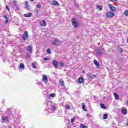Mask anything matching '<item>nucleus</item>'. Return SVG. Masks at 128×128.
Returning a JSON list of instances; mask_svg holds the SVG:
<instances>
[{"label": "nucleus", "instance_id": "f257e3e1", "mask_svg": "<svg viewBox=\"0 0 128 128\" xmlns=\"http://www.w3.org/2000/svg\"><path fill=\"white\" fill-rule=\"evenodd\" d=\"M72 23L74 28H78V22L76 18H72Z\"/></svg>", "mask_w": 128, "mask_h": 128}, {"label": "nucleus", "instance_id": "f03ea898", "mask_svg": "<svg viewBox=\"0 0 128 128\" xmlns=\"http://www.w3.org/2000/svg\"><path fill=\"white\" fill-rule=\"evenodd\" d=\"M52 46H58L60 44V40L58 38H54L52 40Z\"/></svg>", "mask_w": 128, "mask_h": 128}, {"label": "nucleus", "instance_id": "7ed1b4c3", "mask_svg": "<svg viewBox=\"0 0 128 128\" xmlns=\"http://www.w3.org/2000/svg\"><path fill=\"white\" fill-rule=\"evenodd\" d=\"M22 38L23 40H26V38H28V32L25 31L24 32V34L22 36Z\"/></svg>", "mask_w": 128, "mask_h": 128}, {"label": "nucleus", "instance_id": "20e7f679", "mask_svg": "<svg viewBox=\"0 0 128 128\" xmlns=\"http://www.w3.org/2000/svg\"><path fill=\"white\" fill-rule=\"evenodd\" d=\"M26 48V50L29 52V54H32V46L29 45Z\"/></svg>", "mask_w": 128, "mask_h": 128}, {"label": "nucleus", "instance_id": "39448f33", "mask_svg": "<svg viewBox=\"0 0 128 128\" xmlns=\"http://www.w3.org/2000/svg\"><path fill=\"white\" fill-rule=\"evenodd\" d=\"M2 122H8V116H4L2 117Z\"/></svg>", "mask_w": 128, "mask_h": 128}, {"label": "nucleus", "instance_id": "423d86ee", "mask_svg": "<svg viewBox=\"0 0 128 128\" xmlns=\"http://www.w3.org/2000/svg\"><path fill=\"white\" fill-rule=\"evenodd\" d=\"M48 76H46V74H43L42 79V82H44V84H48Z\"/></svg>", "mask_w": 128, "mask_h": 128}, {"label": "nucleus", "instance_id": "0eeeda50", "mask_svg": "<svg viewBox=\"0 0 128 128\" xmlns=\"http://www.w3.org/2000/svg\"><path fill=\"white\" fill-rule=\"evenodd\" d=\"M106 16L107 18H112L114 16V13L112 12H109L106 13Z\"/></svg>", "mask_w": 128, "mask_h": 128}, {"label": "nucleus", "instance_id": "6e6552de", "mask_svg": "<svg viewBox=\"0 0 128 128\" xmlns=\"http://www.w3.org/2000/svg\"><path fill=\"white\" fill-rule=\"evenodd\" d=\"M52 64L53 66H54V67L55 68H58V63L56 60H53L52 62Z\"/></svg>", "mask_w": 128, "mask_h": 128}, {"label": "nucleus", "instance_id": "1a4fd4ad", "mask_svg": "<svg viewBox=\"0 0 128 128\" xmlns=\"http://www.w3.org/2000/svg\"><path fill=\"white\" fill-rule=\"evenodd\" d=\"M13 3L14 4V6H15L16 10H20V8L18 6V3L16 2V1L14 0Z\"/></svg>", "mask_w": 128, "mask_h": 128}, {"label": "nucleus", "instance_id": "9d476101", "mask_svg": "<svg viewBox=\"0 0 128 128\" xmlns=\"http://www.w3.org/2000/svg\"><path fill=\"white\" fill-rule=\"evenodd\" d=\"M102 54V50H100V49H97L96 50V54L97 56H101Z\"/></svg>", "mask_w": 128, "mask_h": 128}, {"label": "nucleus", "instance_id": "9b49d317", "mask_svg": "<svg viewBox=\"0 0 128 128\" xmlns=\"http://www.w3.org/2000/svg\"><path fill=\"white\" fill-rule=\"evenodd\" d=\"M78 82L80 84H83L84 82V79L82 77H80L78 78Z\"/></svg>", "mask_w": 128, "mask_h": 128}, {"label": "nucleus", "instance_id": "f8f14e48", "mask_svg": "<svg viewBox=\"0 0 128 128\" xmlns=\"http://www.w3.org/2000/svg\"><path fill=\"white\" fill-rule=\"evenodd\" d=\"M122 114H128V110L126 109V108L123 107L122 110Z\"/></svg>", "mask_w": 128, "mask_h": 128}, {"label": "nucleus", "instance_id": "ddd939ff", "mask_svg": "<svg viewBox=\"0 0 128 128\" xmlns=\"http://www.w3.org/2000/svg\"><path fill=\"white\" fill-rule=\"evenodd\" d=\"M40 24L41 26H46V23L44 20H42L40 22Z\"/></svg>", "mask_w": 128, "mask_h": 128}, {"label": "nucleus", "instance_id": "4468645a", "mask_svg": "<svg viewBox=\"0 0 128 128\" xmlns=\"http://www.w3.org/2000/svg\"><path fill=\"white\" fill-rule=\"evenodd\" d=\"M110 8L112 10V12H115L116 11V8L114 6V5L110 4L109 5Z\"/></svg>", "mask_w": 128, "mask_h": 128}, {"label": "nucleus", "instance_id": "2eb2a0df", "mask_svg": "<svg viewBox=\"0 0 128 128\" xmlns=\"http://www.w3.org/2000/svg\"><path fill=\"white\" fill-rule=\"evenodd\" d=\"M32 16V13H28L24 14V16H25V18H30Z\"/></svg>", "mask_w": 128, "mask_h": 128}, {"label": "nucleus", "instance_id": "dca6fc26", "mask_svg": "<svg viewBox=\"0 0 128 128\" xmlns=\"http://www.w3.org/2000/svg\"><path fill=\"white\" fill-rule=\"evenodd\" d=\"M88 78H94V77L96 78V75H94V74L92 75L90 74H88Z\"/></svg>", "mask_w": 128, "mask_h": 128}, {"label": "nucleus", "instance_id": "f3484780", "mask_svg": "<svg viewBox=\"0 0 128 128\" xmlns=\"http://www.w3.org/2000/svg\"><path fill=\"white\" fill-rule=\"evenodd\" d=\"M52 5L53 6H60V4H58V2H56V0H54L52 1Z\"/></svg>", "mask_w": 128, "mask_h": 128}, {"label": "nucleus", "instance_id": "a211bd4d", "mask_svg": "<svg viewBox=\"0 0 128 128\" xmlns=\"http://www.w3.org/2000/svg\"><path fill=\"white\" fill-rule=\"evenodd\" d=\"M3 18L6 19V24H8V16H6V14L4 16Z\"/></svg>", "mask_w": 128, "mask_h": 128}, {"label": "nucleus", "instance_id": "6ab92c4d", "mask_svg": "<svg viewBox=\"0 0 128 128\" xmlns=\"http://www.w3.org/2000/svg\"><path fill=\"white\" fill-rule=\"evenodd\" d=\"M19 68L21 70H24V64H20L19 66Z\"/></svg>", "mask_w": 128, "mask_h": 128}, {"label": "nucleus", "instance_id": "aec40b11", "mask_svg": "<svg viewBox=\"0 0 128 128\" xmlns=\"http://www.w3.org/2000/svg\"><path fill=\"white\" fill-rule=\"evenodd\" d=\"M58 64L59 66H61L62 68H64V62H58Z\"/></svg>", "mask_w": 128, "mask_h": 128}, {"label": "nucleus", "instance_id": "412c9836", "mask_svg": "<svg viewBox=\"0 0 128 128\" xmlns=\"http://www.w3.org/2000/svg\"><path fill=\"white\" fill-rule=\"evenodd\" d=\"M94 64L96 66L97 68H98V66H100V64L96 60H94Z\"/></svg>", "mask_w": 128, "mask_h": 128}, {"label": "nucleus", "instance_id": "4be33fe9", "mask_svg": "<svg viewBox=\"0 0 128 128\" xmlns=\"http://www.w3.org/2000/svg\"><path fill=\"white\" fill-rule=\"evenodd\" d=\"M116 100H118L120 98V96H118L116 93H114Z\"/></svg>", "mask_w": 128, "mask_h": 128}, {"label": "nucleus", "instance_id": "5701e85b", "mask_svg": "<svg viewBox=\"0 0 128 128\" xmlns=\"http://www.w3.org/2000/svg\"><path fill=\"white\" fill-rule=\"evenodd\" d=\"M100 106L101 108H104V110H106V106H104V104H103L100 103Z\"/></svg>", "mask_w": 128, "mask_h": 128}, {"label": "nucleus", "instance_id": "b1692460", "mask_svg": "<svg viewBox=\"0 0 128 128\" xmlns=\"http://www.w3.org/2000/svg\"><path fill=\"white\" fill-rule=\"evenodd\" d=\"M108 115L107 114H104L103 116L104 120H106V118H108Z\"/></svg>", "mask_w": 128, "mask_h": 128}, {"label": "nucleus", "instance_id": "393cba45", "mask_svg": "<svg viewBox=\"0 0 128 128\" xmlns=\"http://www.w3.org/2000/svg\"><path fill=\"white\" fill-rule=\"evenodd\" d=\"M80 128H86V126L84 124H81L80 126Z\"/></svg>", "mask_w": 128, "mask_h": 128}, {"label": "nucleus", "instance_id": "a878e982", "mask_svg": "<svg viewBox=\"0 0 128 128\" xmlns=\"http://www.w3.org/2000/svg\"><path fill=\"white\" fill-rule=\"evenodd\" d=\"M48 54H52V50H50V48H48L47 49V50H46Z\"/></svg>", "mask_w": 128, "mask_h": 128}, {"label": "nucleus", "instance_id": "bb28decb", "mask_svg": "<svg viewBox=\"0 0 128 128\" xmlns=\"http://www.w3.org/2000/svg\"><path fill=\"white\" fill-rule=\"evenodd\" d=\"M32 67L33 68H36V66L35 63H32Z\"/></svg>", "mask_w": 128, "mask_h": 128}, {"label": "nucleus", "instance_id": "cd10ccee", "mask_svg": "<svg viewBox=\"0 0 128 128\" xmlns=\"http://www.w3.org/2000/svg\"><path fill=\"white\" fill-rule=\"evenodd\" d=\"M96 8H98L100 10H102V6H96Z\"/></svg>", "mask_w": 128, "mask_h": 128}, {"label": "nucleus", "instance_id": "c85d7f7f", "mask_svg": "<svg viewBox=\"0 0 128 128\" xmlns=\"http://www.w3.org/2000/svg\"><path fill=\"white\" fill-rule=\"evenodd\" d=\"M66 108L67 110H70V106L66 104Z\"/></svg>", "mask_w": 128, "mask_h": 128}, {"label": "nucleus", "instance_id": "c756f323", "mask_svg": "<svg viewBox=\"0 0 128 128\" xmlns=\"http://www.w3.org/2000/svg\"><path fill=\"white\" fill-rule=\"evenodd\" d=\"M26 58H30V54H26Z\"/></svg>", "mask_w": 128, "mask_h": 128}, {"label": "nucleus", "instance_id": "7c9ffc66", "mask_svg": "<svg viewBox=\"0 0 128 128\" xmlns=\"http://www.w3.org/2000/svg\"><path fill=\"white\" fill-rule=\"evenodd\" d=\"M124 14L126 16H128V10H125Z\"/></svg>", "mask_w": 128, "mask_h": 128}, {"label": "nucleus", "instance_id": "2f4dec72", "mask_svg": "<svg viewBox=\"0 0 128 128\" xmlns=\"http://www.w3.org/2000/svg\"><path fill=\"white\" fill-rule=\"evenodd\" d=\"M30 5H28L27 6H26V10H30Z\"/></svg>", "mask_w": 128, "mask_h": 128}, {"label": "nucleus", "instance_id": "473e14b6", "mask_svg": "<svg viewBox=\"0 0 128 128\" xmlns=\"http://www.w3.org/2000/svg\"><path fill=\"white\" fill-rule=\"evenodd\" d=\"M56 94H50V96H51L52 98H54Z\"/></svg>", "mask_w": 128, "mask_h": 128}, {"label": "nucleus", "instance_id": "72a5a7b5", "mask_svg": "<svg viewBox=\"0 0 128 128\" xmlns=\"http://www.w3.org/2000/svg\"><path fill=\"white\" fill-rule=\"evenodd\" d=\"M36 8H42V6H40V4H38L36 5Z\"/></svg>", "mask_w": 128, "mask_h": 128}, {"label": "nucleus", "instance_id": "f704fd0d", "mask_svg": "<svg viewBox=\"0 0 128 128\" xmlns=\"http://www.w3.org/2000/svg\"><path fill=\"white\" fill-rule=\"evenodd\" d=\"M43 60H50V58H44Z\"/></svg>", "mask_w": 128, "mask_h": 128}, {"label": "nucleus", "instance_id": "c9c22d12", "mask_svg": "<svg viewBox=\"0 0 128 128\" xmlns=\"http://www.w3.org/2000/svg\"><path fill=\"white\" fill-rule=\"evenodd\" d=\"M6 10H8V12H10V8H8V5L6 6Z\"/></svg>", "mask_w": 128, "mask_h": 128}, {"label": "nucleus", "instance_id": "e433bc0d", "mask_svg": "<svg viewBox=\"0 0 128 128\" xmlns=\"http://www.w3.org/2000/svg\"><path fill=\"white\" fill-rule=\"evenodd\" d=\"M52 110H56V106H52Z\"/></svg>", "mask_w": 128, "mask_h": 128}, {"label": "nucleus", "instance_id": "4c0bfd02", "mask_svg": "<svg viewBox=\"0 0 128 128\" xmlns=\"http://www.w3.org/2000/svg\"><path fill=\"white\" fill-rule=\"evenodd\" d=\"M82 108H86V105H84V102L82 103Z\"/></svg>", "mask_w": 128, "mask_h": 128}, {"label": "nucleus", "instance_id": "58836bf2", "mask_svg": "<svg viewBox=\"0 0 128 128\" xmlns=\"http://www.w3.org/2000/svg\"><path fill=\"white\" fill-rule=\"evenodd\" d=\"M60 84L61 86H64V80H62L60 82Z\"/></svg>", "mask_w": 128, "mask_h": 128}, {"label": "nucleus", "instance_id": "ea45409f", "mask_svg": "<svg viewBox=\"0 0 128 128\" xmlns=\"http://www.w3.org/2000/svg\"><path fill=\"white\" fill-rule=\"evenodd\" d=\"M74 122V119L73 118H72L71 119V122Z\"/></svg>", "mask_w": 128, "mask_h": 128}, {"label": "nucleus", "instance_id": "a19ab883", "mask_svg": "<svg viewBox=\"0 0 128 128\" xmlns=\"http://www.w3.org/2000/svg\"><path fill=\"white\" fill-rule=\"evenodd\" d=\"M82 109L84 110V112H87L88 110H86V108H82Z\"/></svg>", "mask_w": 128, "mask_h": 128}, {"label": "nucleus", "instance_id": "79ce46f5", "mask_svg": "<svg viewBox=\"0 0 128 128\" xmlns=\"http://www.w3.org/2000/svg\"><path fill=\"white\" fill-rule=\"evenodd\" d=\"M25 4H26V6H28V2H26L25 3Z\"/></svg>", "mask_w": 128, "mask_h": 128}, {"label": "nucleus", "instance_id": "37998d69", "mask_svg": "<svg viewBox=\"0 0 128 128\" xmlns=\"http://www.w3.org/2000/svg\"><path fill=\"white\" fill-rule=\"evenodd\" d=\"M125 104H126V106H128V100H127Z\"/></svg>", "mask_w": 128, "mask_h": 128}, {"label": "nucleus", "instance_id": "c03bdc74", "mask_svg": "<svg viewBox=\"0 0 128 128\" xmlns=\"http://www.w3.org/2000/svg\"><path fill=\"white\" fill-rule=\"evenodd\" d=\"M110 2H116L118 0H110Z\"/></svg>", "mask_w": 128, "mask_h": 128}, {"label": "nucleus", "instance_id": "a18cd8bd", "mask_svg": "<svg viewBox=\"0 0 128 128\" xmlns=\"http://www.w3.org/2000/svg\"><path fill=\"white\" fill-rule=\"evenodd\" d=\"M120 52H122V49H120Z\"/></svg>", "mask_w": 128, "mask_h": 128}, {"label": "nucleus", "instance_id": "49530a36", "mask_svg": "<svg viewBox=\"0 0 128 128\" xmlns=\"http://www.w3.org/2000/svg\"><path fill=\"white\" fill-rule=\"evenodd\" d=\"M76 8H78V5L76 4Z\"/></svg>", "mask_w": 128, "mask_h": 128}, {"label": "nucleus", "instance_id": "de8ad7c7", "mask_svg": "<svg viewBox=\"0 0 128 128\" xmlns=\"http://www.w3.org/2000/svg\"><path fill=\"white\" fill-rule=\"evenodd\" d=\"M30 2H34V0H30Z\"/></svg>", "mask_w": 128, "mask_h": 128}, {"label": "nucleus", "instance_id": "09e8293b", "mask_svg": "<svg viewBox=\"0 0 128 128\" xmlns=\"http://www.w3.org/2000/svg\"><path fill=\"white\" fill-rule=\"evenodd\" d=\"M84 72H85L83 70V71H82V73H83V74H84Z\"/></svg>", "mask_w": 128, "mask_h": 128}, {"label": "nucleus", "instance_id": "8fccbe9b", "mask_svg": "<svg viewBox=\"0 0 128 128\" xmlns=\"http://www.w3.org/2000/svg\"><path fill=\"white\" fill-rule=\"evenodd\" d=\"M127 125L128 126V121H127Z\"/></svg>", "mask_w": 128, "mask_h": 128}, {"label": "nucleus", "instance_id": "3c124183", "mask_svg": "<svg viewBox=\"0 0 128 128\" xmlns=\"http://www.w3.org/2000/svg\"><path fill=\"white\" fill-rule=\"evenodd\" d=\"M104 98H106V97H104Z\"/></svg>", "mask_w": 128, "mask_h": 128}, {"label": "nucleus", "instance_id": "603ef678", "mask_svg": "<svg viewBox=\"0 0 128 128\" xmlns=\"http://www.w3.org/2000/svg\"><path fill=\"white\" fill-rule=\"evenodd\" d=\"M88 116H90V115L88 114Z\"/></svg>", "mask_w": 128, "mask_h": 128}, {"label": "nucleus", "instance_id": "864d4df0", "mask_svg": "<svg viewBox=\"0 0 128 128\" xmlns=\"http://www.w3.org/2000/svg\"><path fill=\"white\" fill-rule=\"evenodd\" d=\"M88 116H90V115L88 114Z\"/></svg>", "mask_w": 128, "mask_h": 128}]
</instances>
